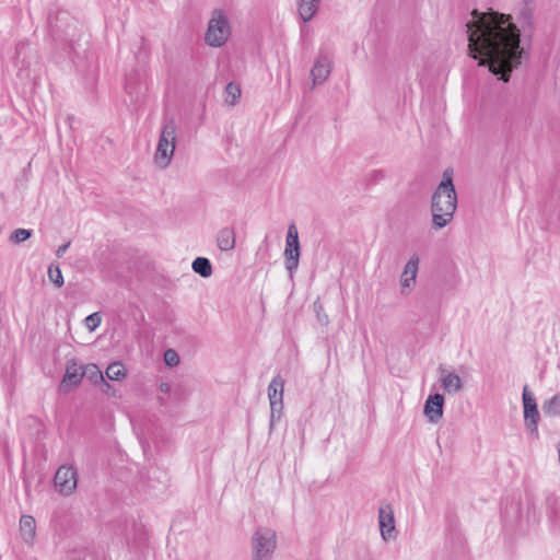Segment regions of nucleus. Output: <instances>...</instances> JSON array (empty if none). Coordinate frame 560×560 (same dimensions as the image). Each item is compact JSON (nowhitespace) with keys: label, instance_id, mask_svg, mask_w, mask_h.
I'll use <instances>...</instances> for the list:
<instances>
[{"label":"nucleus","instance_id":"nucleus-1","mask_svg":"<svg viewBox=\"0 0 560 560\" xmlns=\"http://www.w3.org/2000/svg\"><path fill=\"white\" fill-rule=\"evenodd\" d=\"M472 20L466 23L468 55L487 67L498 80L508 83L527 52L521 47V33L512 18L495 11H471Z\"/></svg>","mask_w":560,"mask_h":560},{"label":"nucleus","instance_id":"nucleus-2","mask_svg":"<svg viewBox=\"0 0 560 560\" xmlns=\"http://www.w3.org/2000/svg\"><path fill=\"white\" fill-rule=\"evenodd\" d=\"M457 207V194L453 184V171L443 172L442 180L432 195L431 213L435 230L443 229L453 219Z\"/></svg>","mask_w":560,"mask_h":560},{"label":"nucleus","instance_id":"nucleus-3","mask_svg":"<svg viewBox=\"0 0 560 560\" xmlns=\"http://www.w3.org/2000/svg\"><path fill=\"white\" fill-rule=\"evenodd\" d=\"M176 142V122L174 118H166L162 128L156 152L155 161L162 166L166 167L173 156Z\"/></svg>","mask_w":560,"mask_h":560},{"label":"nucleus","instance_id":"nucleus-4","mask_svg":"<svg viewBox=\"0 0 560 560\" xmlns=\"http://www.w3.org/2000/svg\"><path fill=\"white\" fill-rule=\"evenodd\" d=\"M252 547V560H270L277 547L276 532L269 527H258L253 534Z\"/></svg>","mask_w":560,"mask_h":560},{"label":"nucleus","instance_id":"nucleus-5","mask_svg":"<svg viewBox=\"0 0 560 560\" xmlns=\"http://www.w3.org/2000/svg\"><path fill=\"white\" fill-rule=\"evenodd\" d=\"M230 24L222 10H214L209 21L205 40L209 46L221 47L230 36Z\"/></svg>","mask_w":560,"mask_h":560},{"label":"nucleus","instance_id":"nucleus-6","mask_svg":"<svg viewBox=\"0 0 560 560\" xmlns=\"http://www.w3.org/2000/svg\"><path fill=\"white\" fill-rule=\"evenodd\" d=\"M523 413H524V424L530 436L534 439L538 438V422L540 419V415L538 411L536 398L534 394L528 389V386L525 385L523 388Z\"/></svg>","mask_w":560,"mask_h":560},{"label":"nucleus","instance_id":"nucleus-7","mask_svg":"<svg viewBox=\"0 0 560 560\" xmlns=\"http://www.w3.org/2000/svg\"><path fill=\"white\" fill-rule=\"evenodd\" d=\"M283 255L285 268L289 271L290 277H292L294 271L299 267L301 256L299 232L294 223L290 224L288 228L285 248Z\"/></svg>","mask_w":560,"mask_h":560},{"label":"nucleus","instance_id":"nucleus-8","mask_svg":"<svg viewBox=\"0 0 560 560\" xmlns=\"http://www.w3.org/2000/svg\"><path fill=\"white\" fill-rule=\"evenodd\" d=\"M145 72L141 69H132L125 78V92L132 103H140L145 96L147 86L144 83Z\"/></svg>","mask_w":560,"mask_h":560},{"label":"nucleus","instance_id":"nucleus-9","mask_svg":"<svg viewBox=\"0 0 560 560\" xmlns=\"http://www.w3.org/2000/svg\"><path fill=\"white\" fill-rule=\"evenodd\" d=\"M77 483L78 472L74 467L62 465L58 468L54 477L56 490L63 495H69L75 490Z\"/></svg>","mask_w":560,"mask_h":560},{"label":"nucleus","instance_id":"nucleus-10","mask_svg":"<svg viewBox=\"0 0 560 560\" xmlns=\"http://www.w3.org/2000/svg\"><path fill=\"white\" fill-rule=\"evenodd\" d=\"M82 365H78L75 359H71L67 362L66 372L62 381L59 385L61 393H69L80 385L82 382Z\"/></svg>","mask_w":560,"mask_h":560},{"label":"nucleus","instance_id":"nucleus-11","mask_svg":"<svg viewBox=\"0 0 560 560\" xmlns=\"http://www.w3.org/2000/svg\"><path fill=\"white\" fill-rule=\"evenodd\" d=\"M443 411L444 396L439 393L429 395L423 407V413L428 418V421L438 423L443 417Z\"/></svg>","mask_w":560,"mask_h":560},{"label":"nucleus","instance_id":"nucleus-12","mask_svg":"<svg viewBox=\"0 0 560 560\" xmlns=\"http://www.w3.org/2000/svg\"><path fill=\"white\" fill-rule=\"evenodd\" d=\"M283 390L284 380L278 374L271 380L268 386L270 409L275 410V407H283Z\"/></svg>","mask_w":560,"mask_h":560},{"label":"nucleus","instance_id":"nucleus-13","mask_svg":"<svg viewBox=\"0 0 560 560\" xmlns=\"http://www.w3.org/2000/svg\"><path fill=\"white\" fill-rule=\"evenodd\" d=\"M331 71L330 60L328 57L319 55L311 69L314 84H320L329 77Z\"/></svg>","mask_w":560,"mask_h":560},{"label":"nucleus","instance_id":"nucleus-14","mask_svg":"<svg viewBox=\"0 0 560 560\" xmlns=\"http://www.w3.org/2000/svg\"><path fill=\"white\" fill-rule=\"evenodd\" d=\"M386 508L388 509L387 513L385 508H380L378 511L380 528L384 540L390 539L393 537V533L395 532V520L393 511L389 505Z\"/></svg>","mask_w":560,"mask_h":560},{"label":"nucleus","instance_id":"nucleus-15","mask_svg":"<svg viewBox=\"0 0 560 560\" xmlns=\"http://www.w3.org/2000/svg\"><path fill=\"white\" fill-rule=\"evenodd\" d=\"M546 513L551 526L560 532V501L555 493H549L545 500Z\"/></svg>","mask_w":560,"mask_h":560},{"label":"nucleus","instance_id":"nucleus-16","mask_svg":"<svg viewBox=\"0 0 560 560\" xmlns=\"http://www.w3.org/2000/svg\"><path fill=\"white\" fill-rule=\"evenodd\" d=\"M419 258L418 256L411 257L405 265L404 271L400 277L401 293H405V288H410L416 282L418 272Z\"/></svg>","mask_w":560,"mask_h":560},{"label":"nucleus","instance_id":"nucleus-17","mask_svg":"<svg viewBox=\"0 0 560 560\" xmlns=\"http://www.w3.org/2000/svg\"><path fill=\"white\" fill-rule=\"evenodd\" d=\"M439 370L441 373V386L445 392L457 393L463 389V381L457 374L453 372H447L442 366H440Z\"/></svg>","mask_w":560,"mask_h":560},{"label":"nucleus","instance_id":"nucleus-18","mask_svg":"<svg viewBox=\"0 0 560 560\" xmlns=\"http://www.w3.org/2000/svg\"><path fill=\"white\" fill-rule=\"evenodd\" d=\"M236 243L235 231L233 228H223L218 232L217 244L222 252L234 249Z\"/></svg>","mask_w":560,"mask_h":560},{"label":"nucleus","instance_id":"nucleus-19","mask_svg":"<svg viewBox=\"0 0 560 560\" xmlns=\"http://www.w3.org/2000/svg\"><path fill=\"white\" fill-rule=\"evenodd\" d=\"M82 375L93 385H104L110 388V385L105 381L102 371L94 363L82 365Z\"/></svg>","mask_w":560,"mask_h":560},{"label":"nucleus","instance_id":"nucleus-20","mask_svg":"<svg viewBox=\"0 0 560 560\" xmlns=\"http://www.w3.org/2000/svg\"><path fill=\"white\" fill-rule=\"evenodd\" d=\"M319 8V0H298V11L304 22L313 19Z\"/></svg>","mask_w":560,"mask_h":560},{"label":"nucleus","instance_id":"nucleus-21","mask_svg":"<svg viewBox=\"0 0 560 560\" xmlns=\"http://www.w3.org/2000/svg\"><path fill=\"white\" fill-rule=\"evenodd\" d=\"M20 532L26 542L33 541L36 534V522L31 515H23L20 520Z\"/></svg>","mask_w":560,"mask_h":560},{"label":"nucleus","instance_id":"nucleus-22","mask_svg":"<svg viewBox=\"0 0 560 560\" xmlns=\"http://www.w3.org/2000/svg\"><path fill=\"white\" fill-rule=\"evenodd\" d=\"M194 272L198 273L202 278H209L213 273L211 261L206 257H197L191 264Z\"/></svg>","mask_w":560,"mask_h":560},{"label":"nucleus","instance_id":"nucleus-23","mask_svg":"<svg viewBox=\"0 0 560 560\" xmlns=\"http://www.w3.org/2000/svg\"><path fill=\"white\" fill-rule=\"evenodd\" d=\"M127 370L120 361L110 363L106 369V375L110 381H120L126 377Z\"/></svg>","mask_w":560,"mask_h":560},{"label":"nucleus","instance_id":"nucleus-24","mask_svg":"<svg viewBox=\"0 0 560 560\" xmlns=\"http://www.w3.org/2000/svg\"><path fill=\"white\" fill-rule=\"evenodd\" d=\"M542 412L545 416L556 417L560 415V394L552 396L542 404Z\"/></svg>","mask_w":560,"mask_h":560},{"label":"nucleus","instance_id":"nucleus-25","mask_svg":"<svg viewBox=\"0 0 560 560\" xmlns=\"http://www.w3.org/2000/svg\"><path fill=\"white\" fill-rule=\"evenodd\" d=\"M226 98L225 102L230 105H234L241 96V86L237 83L230 82L225 86Z\"/></svg>","mask_w":560,"mask_h":560},{"label":"nucleus","instance_id":"nucleus-26","mask_svg":"<svg viewBox=\"0 0 560 560\" xmlns=\"http://www.w3.org/2000/svg\"><path fill=\"white\" fill-rule=\"evenodd\" d=\"M48 278L58 288H61L65 283L59 265L50 264L48 267Z\"/></svg>","mask_w":560,"mask_h":560},{"label":"nucleus","instance_id":"nucleus-27","mask_svg":"<svg viewBox=\"0 0 560 560\" xmlns=\"http://www.w3.org/2000/svg\"><path fill=\"white\" fill-rule=\"evenodd\" d=\"M33 234V231L32 230H27V229H16L14 230L10 237H9V241L12 243V244H21L25 241H27L28 238H31Z\"/></svg>","mask_w":560,"mask_h":560},{"label":"nucleus","instance_id":"nucleus-28","mask_svg":"<svg viewBox=\"0 0 560 560\" xmlns=\"http://www.w3.org/2000/svg\"><path fill=\"white\" fill-rule=\"evenodd\" d=\"M313 306H314V311L316 313L317 320L320 323V325L327 326L329 324V318H328V315L325 313L324 306L320 303L319 299H317L314 302Z\"/></svg>","mask_w":560,"mask_h":560},{"label":"nucleus","instance_id":"nucleus-29","mask_svg":"<svg viewBox=\"0 0 560 560\" xmlns=\"http://www.w3.org/2000/svg\"><path fill=\"white\" fill-rule=\"evenodd\" d=\"M101 322H102V316L97 312L86 316L84 319L85 326L91 331L95 330L101 325Z\"/></svg>","mask_w":560,"mask_h":560},{"label":"nucleus","instance_id":"nucleus-30","mask_svg":"<svg viewBox=\"0 0 560 560\" xmlns=\"http://www.w3.org/2000/svg\"><path fill=\"white\" fill-rule=\"evenodd\" d=\"M164 362L168 366H176L179 363V355L173 349H167L164 352Z\"/></svg>","mask_w":560,"mask_h":560},{"label":"nucleus","instance_id":"nucleus-31","mask_svg":"<svg viewBox=\"0 0 560 560\" xmlns=\"http://www.w3.org/2000/svg\"><path fill=\"white\" fill-rule=\"evenodd\" d=\"M282 409H283V407H275V410L270 409V423H269L270 432L273 430L276 421L281 418Z\"/></svg>","mask_w":560,"mask_h":560},{"label":"nucleus","instance_id":"nucleus-32","mask_svg":"<svg viewBox=\"0 0 560 560\" xmlns=\"http://www.w3.org/2000/svg\"><path fill=\"white\" fill-rule=\"evenodd\" d=\"M384 178V173L382 171H374L372 174H371V183L375 184L377 183L380 179H383Z\"/></svg>","mask_w":560,"mask_h":560},{"label":"nucleus","instance_id":"nucleus-33","mask_svg":"<svg viewBox=\"0 0 560 560\" xmlns=\"http://www.w3.org/2000/svg\"><path fill=\"white\" fill-rule=\"evenodd\" d=\"M70 246V242H67L65 244H62L61 246L58 247L57 252H56V255L57 257H62L65 255V253L67 252V249L69 248Z\"/></svg>","mask_w":560,"mask_h":560},{"label":"nucleus","instance_id":"nucleus-34","mask_svg":"<svg viewBox=\"0 0 560 560\" xmlns=\"http://www.w3.org/2000/svg\"><path fill=\"white\" fill-rule=\"evenodd\" d=\"M160 390H161V392H163V393H170V390H171V386H170V384H167V383H162V384L160 385Z\"/></svg>","mask_w":560,"mask_h":560},{"label":"nucleus","instance_id":"nucleus-35","mask_svg":"<svg viewBox=\"0 0 560 560\" xmlns=\"http://www.w3.org/2000/svg\"><path fill=\"white\" fill-rule=\"evenodd\" d=\"M147 39L144 37H141V50H144L145 51V55H148V48H147Z\"/></svg>","mask_w":560,"mask_h":560}]
</instances>
